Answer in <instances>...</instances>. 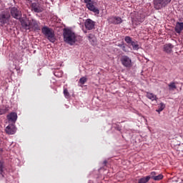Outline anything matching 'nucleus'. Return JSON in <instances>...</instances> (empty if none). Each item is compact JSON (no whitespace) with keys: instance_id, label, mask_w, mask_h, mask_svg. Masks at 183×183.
Returning <instances> with one entry per match:
<instances>
[{"instance_id":"f257e3e1","label":"nucleus","mask_w":183,"mask_h":183,"mask_svg":"<svg viewBox=\"0 0 183 183\" xmlns=\"http://www.w3.org/2000/svg\"><path fill=\"white\" fill-rule=\"evenodd\" d=\"M63 36L64 42L69 45H74L76 42V34L71 29H64Z\"/></svg>"},{"instance_id":"f03ea898","label":"nucleus","mask_w":183,"mask_h":183,"mask_svg":"<svg viewBox=\"0 0 183 183\" xmlns=\"http://www.w3.org/2000/svg\"><path fill=\"white\" fill-rule=\"evenodd\" d=\"M20 22L24 29H39L38 27V24H36V21L35 20H29L27 18H21L20 19Z\"/></svg>"},{"instance_id":"7ed1b4c3","label":"nucleus","mask_w":183,"mask_h":183,"mask_svg":"<svg viewBox=\"0 0 183 183\" xmlns=\"http://www.w3.org/2000/svg\"><path fill=\"white\" fill-rule=\"evenodd\" d=\"M41 32L43 35L47 38L49 42H52V44H54V42L56 41V38L55 37V31H54V29L44 26L41 29Z\"/></svg>"},{"instance_id":"20e7f679","label":"nucleus","mask_w":183,"mask_h":183,"mask_svg":"<svg viewBox=\"0 0 183 183\" xmlns=\"http://www.w3.org/2000/svg\"><path fill=\"white\" fill-rule=\"evenodd\" d=\"M84 4L89 11L97 14V15H99V9L95 6V1L92 0H84Z\"/></svg>"},{"instance_id":"39448f33","label":"nucleus","mask_w":183,"mask_h":183,"mask_svg":"<svg viewBox=\"0 0 183 183\" xmlns=\"http://www.w3.org/2000/svg\"><path fill=\"white\" fill-rule=\"evenodd\" d=\"M11 19V14L8 11H4L0 13V23L2 25H5V24H8L9 22V19Z\"/></svg>"},{"instance_id":"423d86ee","label":"nucleus","mask_w":183,"mask_h":183,"mask_svg":"<svg viewBox=\"0 0 183 183\" xmlns=\"http://www.w3.org/2000/svg\"><path fill=\"white\" fill-rule=\"evenodd\" d=\"M169 2H171V0H154V8L155 9H162V8L167 6Z\"/></svg>"},{"instance_id":"0eeeda50","label":"nucleus","mask_w":183,"mask_h":183,"mask_svg":"<svg viewBox=\"0 0 183 183\" xmlns=\"http://www.w3.org/2000/svg\"><path fill=\"white\" fill-rule=\"evenodd\" d=\"M121 62L123 66L125 68H131L132 66V60L128 56H122L121 58Z\"/></svg>"},{"instance_id":"6e6552de","label":"nucleus","mask_w":183,"mask_h":183,"mask_svg":"<svg viewBox=\"0 0 183 183\" xmlns=\"http://www.w3.org/2000/svg\"><path fill=\"white\" fill-rule=\"evenodd\" d=\"M31 11L36 12V14H39L44 11V8L41 6L40 2H34L31 4Z\"/></svg>"},{"instance_id":"1a4fd4ad","label":"nucleus","mask_w":183,"mask_h":183,"mask_svg":"<svg viewBox=\"0 0 183 183\" xmlns=\"http://www.w3.org/2000/svg\"><path fill=\"white\" fill-rule=\"evenodd\" d=\"M11 15L15 19H21V16H22V13L18 10L16 7H13L11 9Z\"/></svg>"},{"instance_id":"9d476101","label":"nucleus","mask_w":183,"mask_h":183,"mask_svg":"<svg viewBox=\"0 0 183 183\" xmlns=\"http://www.w3.org/2000/svg\"><path fill=\"white\" fill-rule=\"evenodd\" d=\"M85 28L89 31H91L95 28V21H92L91 19H87L84 23Z\"/></svg>"},{"instance_id":"9b49d317","label":"nucleus","mask_w":183,"mask_h":183,"mask_svg":"<svg viewBox=\"0 0 183 183\" xmlns=\"http://www.w3.org/2000/svg\"><path fill=\"white\" fill-rule=\"evenodd\" d=\"M5 131L6 134H8L9 135H14V134L16 132V128L15 127V125L14 124H9L6 127Z\"/></svg>"},{"instance_id":"f8f14e48","label":"nucleus","mask_w":183,"mask_h":183,"mask_svg":"<svg viewBox=\"0 0 183 183\" xmlns=\"http://www.w3.org/2000/svg\"><path fill=\"white\" fill-rule=\"evenodd\" d=\"M7 119L9 122L15 124L16 122V120L18 119V114L15 112H11L9 115H7Z\"/></svg>"},{"instance_id":"ddd939ff","label":"nucleus","mask_w":183,"mask_h":183,"mask_svg":"<svg viewBox=\"0 0 183 183\" xmlns=\"http://www.w3.org/2000/svg\"><path fill=\"white\" fill-rule=\"evenodd\" d=\"M173 49L174 45H172V44H166L164 45L163 51L164 52H167V54H171Z\"/></svg>"},{"instance_id":"4468645a","label":"nucleus","mask_w":183,"mask_h":183,"mask_svg":"<svg viewBox=\"0 0 183 183\" xmlns=\"http://www.w3.org/2000/svg\"><path fill=\"white\" fill-rule=\"evenodd\" d=\"M182 29H183V23L177 22L175 26V31L177 34H181V31H182Z\"/></svg>"},{"instance_id":"2eb2a0df","label":"nucleus","mask_w":183,"mask_h":183,"mask_svg":"<svg viewBox=\"0 0 183 183\" xmlns=\"http://www.w3.org/2000/svg\"><path fill=\"white\" fill-rule=\"evenodd\" d=\"M146 97L147 98H148V99H150L151 101H157V95L152 93L147 92Z\"/></svg>"},{"instance_id":"dca6fc26","label":"nucleus","mask_w":183,"mask_h":183,"mask_svg":"<svg viewBox=\"0 0 183 183\" xmlns=\"http://www.w3.org/2000/svg\"><path fill=\"white\" fill-rule=\"evenodd\" d=\"M112 21L113 24H122V19H121V17H118V16L112 17Z\"/></svg>"},{"instance_id":"f3484780","label":"nucleus","mask_w":183,"mask_h":183,"mask_svg":"<svg viewBox=\"0 0 183 183\" xmlns=\"http://www.w3.org/2000/svg\"><path fill=\"white\" fill-rule=\"evenodd\" d=\"M89 39L90 42H92V45L97 44V39L95 38V36H94V34H89Z\"/></svg>"},{"instance_id":"a211bd4d","label":"nucleus","mask_w":183,"mask_h":183,"mask_svg":"<svg viewBox=\"0 0 183 183\" xmlns=\"http://www.w3.org/2000/svg\"><path fill=\"white\" fill-rule=\"evenodd\" d=\"M134 51H138L139 49V45L138 44V42L137 41H133L131 44Z\"/></svg>"},{"instance_id":"6ab92c4d","label":"nucleus","mask_w":183,"mask_h":183,"mask_svg":"<svg viewBox=\"0 0 183 183\" xmlns=\"http://www.w3.org/2000/svg\"><path fill=\"white\" fill-rule=\"evenodd\" d=\"M169 91H175L177 89V85L175 84V82H171L168 85Z\"/></svg>"},{"instance_id":"aec40b11","label":"nucleus","mask_w":183,"mask_h":183,"mask_svg":"<svg viewBox=\"0 0 183 183\" xmlns=\"http://www.w3.org/2000/svg\"><path fill=\"white\" fill-rule=\"evenodd\" d=\"M151 179V177L147 176L146 177H143L139 180V183H147L148 181Z\"/></svg>"},{"instance_id":"412c9836","label":"nucleus","mask_w":183,"mask_h":183,"mask_svg":"<svg viewBox=\"0 0 183 183\" xmlns=\"http://www.w3.org/2000/svg\"><path fill=\"white\" fill-rule=\"evenodd\" d=\"M164 178V175L162 174H157L154 179V181H161Z\"/></svg>"},{"instance_id":"4be33fe9","label":"nucleus","mask_w":183,"mask_h":183,"mask_svg":"<svg viewBox=\"0 0 183 183\" xmlns=\"http://www.w3.org/2000/svg\"><path fill=\"white\" fill-rule=\"evenodd\" d=\"M124 40H125V42H127V44H132V42H134L132 41V39L129 36H126Z\"/></svg>"},{"instance_id":"5701e85b","label":"nucleus","mask_w":183,"mask_h":183,"mask_svg":"<svg viewBox=\"0 0 183 183\" xmlns=\"http://www.w3.org/2000/svg\"><path fill=\"white\" fill-rule=\"evenodd\" d=\"M8 109H6V108L4 107H1L0 108V115H4V114H6Z\"/></svg>"},{"instance_id":"b1692460","label":"nucleus","mask_w":183,"mask_h":183,"mask_svg":"<svg viewBox=\"0 0 183 183\" xmlns=\"http://www.w3.org/2000/svg\"><path fill=\"white\" fill-rule=\"evenodd\" d=\"M85 82H86V77L83 76V77L80 78L79 83L81 84V85H84V84H85Z\"/></svg>"},{"instance_id":"393cba45","label":"nucleus","mask_w":183,"mask_h":183,"mask_svg":"<svg viewBox=\"0 0 183 183\" xmlns=\"http://www.w3.org/2000/svg\"><path fill=\"white\" fill-rule=\"evenodd\" d=\"M156 175H158V173H157L156 172H152L150 173V176L149 177H150V178L152 179H154Z\"/></svg>"},{"instance_id":"a878e982","label":"nucleus","mask_w":183,"mask_h":183,"mask_svg":"<svg viewBox=\"0 0 183 183\" xmlns=\"http://www.w3.org/2000/svg\"><path fill=\"white\" fill-rule=\"evenodd\" d=\"M159 109L162 110V111H164V109H165V104L164 103H160L159 104Z\"/></svg>"},{"instance_id":"bb28decb","label":"nucleus","mask_w":183,"mask_h":183,"mask_svg":"<svg viewBox=\"0 0 183 183\" xmlns=\"http://www.w3.org/2000/svg\"><path fill=\"white\" fill-rule=\"evenodd\" d=\"M64 94L65 98H69V92H68V89H64Z\"/></svg>"},{"instance_id":"cd10ccee","label":"nucleus","mask_w":183,"mask_h":183,"mask_svg":"<svg viewBox=\"0 0 183 183\" xmlns=\"http://www.w3.org/2000/svg\"><path fill=\"white\" fill-rule=\"evenodd\" d=\"M4 162L0 160V175H2V169L4 168Z\"/></svg>"},{"instance_id":"c85d7f7f","label":"nucleus","mask_w":183,"mask_h":183,"mask_svg":"<svg viewBox=\"0 0 183 183\" xmlns=\"http://www.w3.org/2000/svg\"><path fill=\"white\" fill-rule=\"evenodd\" d=\"M54 75L55 76H62V74H61L60 75L58 74V72H54Z\"/></svg>"},{"instance_id":"c756f323","label":"nucleus","mask_w":183,"mask_h":183,"mask_svg":"<svg viewBox=\"0 0 183 183\" xmlns=\"http://www.w3.org/2000/svg\"><path fill=\"white\" fill-rule=\"evenodd\" d=\"M156 112L160 114L161 112H162V110H160V109H156Z\"/></svg>"},{"instance_id":"7c9ffc66","label":"nucleus","mask_w":183,"mask_h":183,"mask_svg":"<svg viewBox=\"0 0 183 183\" xmlns=\"http://www.w3.org/2000/svg\"><path fill=\"white\" fill-rule=\"evenodd\" d=\"M122 48L125 52H127V50H125V46H122Z\"/></svg>"},{"instance_id":"2f4dec72","label":"nucleus","mask_w":183,"mask_h":183,"mask_svg":"<svg viewBox=\"0 0 183 183\" xmlns=\"http://www.w3.org/2000/svg\"><path fill=\"white\" fill-rule=\"evenodd\" d=\"M119 131H121V129H118Z\"/></svg>"}]
</instances>
